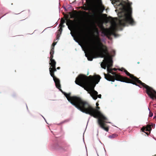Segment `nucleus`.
<instances>
[{
	"instance_id": "nucleus-32",
	"label": "nucleus",
	"mask_w": 156,
	"mask_h": 156,
	"mask_svg": "<svg viewBox=\"0 0 156 156\" xmlns=\"http://www.w3.org/2000/svg\"><path fill=\"white\" fill-rule=\"evenodd\" d=\"M137 63H138V64H139V63H140V62H137Z\"/></svg>"
},
{
	"instance_id": "nucleus-34",
	"label": "nucleus",
	"mask_w": 156,
	"mask_h": 156,
	"mask_svg": "<svg viewBox=\"0 0 156 156\" xmlns=\"http://www.w3.org/2000/svg\"><path fill=\"white\" fill-rule=\"evenodd\" d=\"M127 1H128V0H127Z\"/></svg>"
},
{
	"instance_id": "nucleus-15",
	"label": "nucleus",
	"mask_w": 156,
	"mask_h": 156,
	"mask_svg": "<svg viewBox=\"0 0 156 156\" xmlns=\"http://www.w3.org/2000/svg\"><path fill=\"white\" fill-rule=\"evenodd\" d=\"M77 12L76 10H74L73 12H70L69 14L70 15V18H75L76 16V13Z\"/></svg>"
},
{
	"instance_id": "nucleus-31",
	"label": "nucleus",
	"mask_w": 156,
	"mask_h": 156,
	"mask_svg": "<svg viewBox=\"0 0 156 156\" xmlns=\"http://www.w3.org/2000/svg\"><path fill=\"white\" fill-rule=\"evenodd\" d=\"M145 133H146V134H147V135H148V133H145Z\"/></svg>"
},
{
	"instance_id": "nucleus-26",
	"label": "nucleus",
	"mask_w": 156,
	"mask_h": 156,
	"mask_svg": "<svg viewBox=\"0 0 156 156\" xmlns=\"http://www.w3.org/2000/svg\"><path fill=\"white\" fill-rule=\"evenodd\" d=\"M123 68H122L121 69H120V70L121 71H123V70L124 71V69H123Z\"/></svg>"
},
{
	"instance_id": "nucleus-1",
	"label": "nucleus",
	"mask_w": 156,
	"mask_h": 156,
	"mask_svg": "<svg viewBox=\"0 0 156 156\" xmlns=\"http://www.w3.org/2000/svg\"><path fill=\"white\" fill-rule=\"evenodd\" d=\"M64 95L68 101L73 105L82 112L90 115L94 117L98 118V122L101 128L108 132L109 128L106 127L105 122H106L107 118L99 111L100 107L94 108L87 101L83 100L80 97L71 96V94L64 93Z\"/></svg>"
},
{
	"instance_id": "nucleus-3",
	"label": "nucleus",
	"mask_w": 156,
	"mask_h": 156,
	"mask_svg": "<svg viewBox=\"0 0 156 156\" xmlns=\"http://www.w3.org/2000/svg\"><path fill=\"white\" fill-rule=\"evenodd\" d=\"M109 68L108 67V73H111L113 76H112L109 74H106L104 73L105 78L108 81L114 82L115 80H116L117 81L132 83L138 86L140 88H141L144 85H145V83L142 82L137 77L130 73L124 69H123L124 72L127 76L130 77L131 79L127 77H123L120 75L117 74L115 72H112V70L109 69Z\"/></svg>"
},
{
	"instance_id": "nucleus-2",
	"label": "nucleus",
	"mask_w": 156,
	"mask_h": 156,
	"mask_svg": "<svg viewBox=\"0 0 156 156\" xmlns=\"http://www.w3.org/2000/svg\"><path fill=\"white\" fill-rule=\"evenodd\" d=\"M89 77L91 78L89 79L86 76L80 74L76 78L75 82L88 91L94 99L96 100L98 97L101 98V95H98V92L94 90L96 84L99 82L101 77L97 75L94 78L91 76Z\"/></svg>"
},
{
	"instance_id": "nucleus-30",
	"label": "nucleus",
	"mask_w": 156,
	"mask_h": 156,
	"mask_svg": "<svg viewBox=\"0 0 156 156\" xmlns=\"http://www.w3.org/2000/svg\"><path fill=\"white\" fill-rule=\"evenodd\" d=\"M71 34L72 36H73V37H74V36H73V34L71 32Z\"/></svg>"
},
{
	"instance_id": "nucleus-11",
	"label": "nucleus",
	"mask_w": 156,
	"mask_h": 156,
	"mask_svg": "<svg viewBox=\"0 0 156 156\" xmlns=\"http://www.w3.org/2000/svg\"><path fill=\"white\" fill-rule=\"evenodd\" d=\"M155 126V124L153 123H152L151 125H147L146 127L143 126L141 129V130L142 131L144 132V131H150V132L151 130L152 127L154 128Z\"/></svg>"
},
{
	"instance_id": "nucleus-16",
	"label": "nucleus",
	"mask_w": 156,
	"mask_h": 156,
	"mask_svg": "<svg viewBox=\"0 0 156 156\" xmlns=\"http://www.w3.org/2000/svg\"><path fill=\"white\" fill-rule=\"evenodd\" d=\"M81 9L84 10H88L90 8L86 5V4H84L83 5V6L81 7Z\"/></svg>"
},
{
	"instance_id": "nucleus-7",
	"label": "nucleus",
	"mask_w": 156,
	"mask_h": 156,
	"mask_svg": "<svg viewBox=\"0 0 156 156\" xmlns=\"http://www.w3.org/2000/svg\"><path fill=\"white\" fill-rule=\"evenodd\" d=\"M75 21L69 20L66 23L69 29L71 30L72 29L76 30L78 34L81 35L84 32V26L80 23L78 26H76L74 24Z\"/></svg>"
},
{
	"instance_id": "nucleus-33",
	"label": "nucleus",
	"mask_w": 156,
	"mask_h": 156,
	"mask_svg": "<svg viewBox=\"0 0 156 156\" xmlns=\"http://www.w3.org/2000/svg\"><path fill=\"white\" fill-rule=\"evenodd\" d=\"M96 29L97 30H98V29H97L96 28Z\"/></svg>"
},
{
	"instance_id": "nucleus-28",
	"label": "nucleus",
	"mask_w": 156,
	"mask_h": 156,
	"mask_svg": "<svg viewBox=\"0 0 156 156\" xmlns=\"http://www.w3.org/2000/svg\"><path fill=\"white\" fill-rule=\"evenodd\" d=\"M57 69H60V67H58L57 68Z\"/></svg>"
},
{
	"instance_id": "nucleus-20",
	"label": "nucleus",
	"mask_w": 156,
	"mask_h": 156,
	"mask_svg": "<svg viewBox=\"0 0 156 156\" xmlns=\"http://www.w3.org/2000/svg\"><path fill=\"white\" fill-rule=\"evenodd\" d=\"M65 23V20L63 19H61L60 23L59 24V26H62V27H64V26L63 25L64 23Z\"/></svg>"
},
{
	"instance_id": "nucleus-21",
	"label": "nucleus",
	"mask_w": 156,
	"mask_h": 156,
	"mask_svg": "<svg viewBox=\"0 0 156 156\" xmlns=\"http://www.w3.org/2000/svg\"><path fill=\"white\" fill-rule=\"evenodd\" d=\"M106 34L108 36H110L111 34V32L109 31H107L106 32Z\"/></svg>"
},
{
	"instance_id": "nucleus-10",
	"label": "nucleus",
	"mask_w": 156,
	"mask_h": 156,
	"mask_svg": "<svg viewBox=\"0 0 156 156\" xmlns=\"http://www.w3.org/2000/svg\"><path fill=\"white\" fill-rule=\"evenodd\" d=\"M111 19H112V26L111 27V30L112 31L113 33H115V31H116L118 29V25L116 23L115 21L113 19V18L110 17Z\"/></svg>"
},
{
	"instance_id": "nucleus-8",
	"label": "nucleus",
	"mask_w": 156,
	"mask_h": 156,
	"mask_svg": "<svg viewBox=\"0 0 156 156\" xmlns=\"http://www.w3.org/2000/svg\"><path fill=\"white\" fill-rule=\"evenodd\" d=\"M142 87L146 89V92L151 99L156 100V91L152 87L145 84Z\"/></svg>"
},
{
	"instance_id": "nucleus-24",
	"label": "nucleus",
	"mask_w": 156,
	"mask_h": 156,
	"mask_svg": "<svg viewBox=\"0 0 156 156\" xmlns=\"http://www.w3.org/2000/svg\"><path fill=\"white\" fill-rule=\"evenodd\" d=\"M96 105L97 107L99 105V104L98 102L96 103Z\"/></svg>"
},
{
	"instance_id": "nucleus-14",
	"label": "nucleus",
	"mask_w": 156,
	"mask_h": 156,
	"mask_svg": "<svg viewBox=\"0 0 156 156\" xmlns=\"http://www.w3.org/2000/svg\"><path fill=\"white\" fill-rule=\"evenodd\" d=\"M62 27V26H59V29L58 31V33L57 34V39H58L59 37H60V35L61 34L62 31V27Z\"/></svg>"
},
{
	"instance_id": "nucleus-6",
	"label": "nucleus",
	"mask_w": 156,
	"mask_h": 156,
	"mask_svg": "<svg viewBox=\"0 0 156 156\" xmlns=\"http://www.w3.org/2000/svg\"><path fill=\"white\" fill-rule=\"evenodd\" d=\"M56 43L54 42L52 44L51 49V50L50 54V57L49 58V65H51V66L52 67H49V72L51 76L53 77V80L55 83L56 87L59 89L62 92V90L61 89V85L60 83V81L59 80L56 78L54 75V72L56 71V62L53 59V54L54 53V46L56 44Z\"/></svg>"
},
{
	"instance_id": "nucleus-17",
	"label": "nucleus",
	"mask_w": 156,
	"mask_h": 156,
	"mask_svg": "<svg viewBox=\"0 0 156 156\" xmlns=\"http://www.w3.org/2000/svg\"><path fill=\"white\" fill-rule=\"evenodd\" d=\"M100 15L97 13L94 14V17L96 21H98L99 20L100 18Z\"/></svg>"
},
{
	"instance_id": "nucleus-22",
	"label": "nucleus",
	"mask_w": 156,
	"mask_h": 156,
	"mask_svg": "<svg viewBox=\"0 0 156 156\" xmlns=\"http://www.w3.org/2000/svg\"><path fill=\"white\" fill-rule=\"evenodd\" d=\"M80 12L83 13V14H84L85 15H87L88 14V13L87 12L85 11H80Z\"/></svg>"
},
{
	"instance_id": "nucleus-13",
	"label": "nucleus",
	"mask_w": 156,
	"mask_h": 156,
	"mask_svg": "<svg viewBox=\"0 0 156 156\" xmlns=\"http://www.w3.org/2000/svg\"><path fill=\"white\" fill-rule=\"evenodd\" d=\"M94 2V0H86V5L89 7L92 5Z\"/></svg>"
},
{
	"instance_id": "nucleus-9",
	"label": "nucleus",
	"mask_w": 156,
	"mask_h": 156,
	"mask_svg": "<svg viewBox=\"0 0 156 156\" xmlns=\"http://www.w3.org/2000/svg\"><path fill=\"white\" fill-rule=\"evenodd\" d=\"M85 45L86 48L91 51H92L94 50H96L98 48V47L94 42L89 44L87 43H85Z\"/></svg>"
},
{
	"instance_id": "nucleus-25",
	"label": "nucleus",
	"mask_w": 156,
	"mask_h": 156,
	"mask_svg": "<svg viewBox=\"0 0 156 156\" xmlns=\"http://www.w3.org/2000/svg\"><path fill=\"white\" fill-rule=\"evenodd\" d=\"M103 15L105 16H107V15L106 14H102Z\"/></svg>"
},
{
	"instance_id": "nucleus-18",
	"label": "nucleus",
	"mask_w": 156,
	"mask_h": 156,
	"mask_svg": "<svg viewBox=\"0 0 156 156\" xmlns=\"http://www.w3.org/2000/svg\"><path fill=\"white\" fill-rule=\"evenodd\" d=\"M101 7L100 8V12L101 13H102L104 10H105V7L102 4L101 2Z\"/></svg>"
},
{
	"instance_id": "nucleus-23",
	"label": "nucleus",
	"mask_w": 156,
	"mask_h": 156,
	"mask_svg": "<svg viewBox=\"0 0 156 156\" xmlns=\"http://www.w3.org/2000/svg\"><path fill=\"white\" fill-rule=\"evenodd\" d=\"M153 115V113L152 112H150L149 116L150 117H151Z\"/></svg>"
},
{
	"instance_id": "nucleus-29",
	"label": "nucleus",
	"mask_w": 156,
	"mask_h": 156,
	"mask_svg": "<svg viewBox=\"0 0 156 156\" xmlns=\"http://www.w3.org/2000/svg\"><path fill=\"white\" fill-rule=\"evenodd\" d=\"M154 119H155L156 121V116L154 117Z\"/></svg>"
},
{
	"instance_id": "nucleus-19",
	"label": "nucleus",
	"mask_w": 156,
	"mask_h": 156,
	"mask_svg": "<svg viewBox=\"0 0 156 156\" xmlns=\"http://www.w3.org/2000/svg\"><path fill=\"white\" fill-rule=\"evenodd\" d=\"M118 136L116 134H113L109 136L108 137L110 138H114Z\"/></svg>"
},
{
	"instance_id": "nucleus-5",
	"label": "nucleus",
	"mask_w": 156,
	"mask_h": 156,
	"mask_svg": "<svg viewBox=\"0 0 156 156\" xmlns=\"http://www.w3.org/2000/svg\"><path fill=\"white\" fill-rule=\"evenodd\" d=\"M97 41H98V44L99 46L101 48V51H100V54L101 57L104 58V60H103V62H102L101 64V66L103 68L105 69L106 67H107V71H108V67H109V69L113 70L116 71L117 69L114 68L113 69L110 68V67L112 66V57H113L114 55H111L109 54L107 47L104 45L101 42V40L100 38L97 37L96 38Z\"/></svg>"
},
{
	"instance_id": "nucleus-4",
	"label": "nucleus",
	"mask_w": 156,
	"mask_h": 156,
	"mask_svg": "<svg viewBox=\"0 0 156 156\" xmlns=\"http://www.w3.org/2000/svg\"><path fill=\"white\" fill-rule=\"evenodd\" d=\"M120 2L119 5L121 6L122 9L124 12L123 14L120 13L119 15L120 19L119 20V26H128L129 25L133 26L135 24V22L132 16V8L131 2H128L123 0H118ZM120 13L119 15H120Z\"/></svg>"
},
{
	"instance_id": "nucleus-12",
	"label": "nucleus",
	"mask_w": 156,
	"mask_h": 156,
	"mask_svg": "<svg viewBox=\"0 0 156 156\" xmlns=\"http://www.w3.org/2000/svg\"><path fill=\"white\" fill-rule=\"evenodd\" d=\"M86 56L87 57L88 60L91 61L94 58L91 52H90L87 54H85Z\"/></svg>"
},
{
	"instance_id": "nucleus-27",
	"label": "nucleus",
	"mask_w": 156,
	"mask_h": 156,
	"mask_svg": "<svg viewBox=\"0 0 156 156\" xmlns=\"http://www.w3.org/2000/svg\"><path fill=\"white\" fill-rule=\"evenodd\" d=\"M112 53H113L115 54V51L114 50L113 51H112Z\"/></svg>"
}]
</instances>
